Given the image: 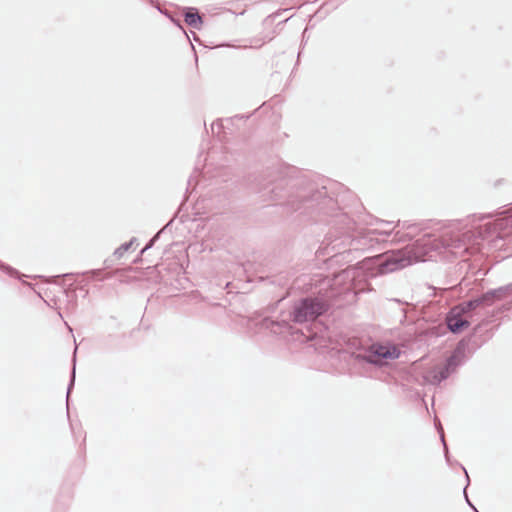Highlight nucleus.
<instances>
[{
  "mask_svg": "<svg viewBox=\"0 0 512 512\" xmlns=\"http://www.w3.org/2000/svg\"><path fill=\"white\" fill-rule=\"evenodd\" d=\"M110 277V274H106L104 277L100 278L101 280H104L106 278H109Z\"/></svg>",
  "mask_w": 512,
  "mask_h": 512,
  "instance_id": "30",
  "label": "nucleus"
},
{
  "mask_svg": "<svg viewBox=\"0 0 512 512\" xmlns=\"http://www.w3.org/2000/svg\"><path fill=\"white\" fill-rule=\"evenodd\" d=\"M104 264H105V267H106V268L110 267V265H111V264H110V260H109V259H106V260L104 261Z\"/></svg>",
  "mask_w": 512,
  "mask_h": 512,
  "instance_id": "26",
  "label": "nucleus"
},
{
  "mask_svg": "<svg viewBox=\"0 0 512 512\" xmlns=\"http://www.w3.org/2000/svg\"><path fill=\"white\" fill-rule=\"evenodd\" d=\"M464 315L456 308H452L446 315V325L453 334L461 333L465 328L469 327L470 322L463 317Z\"/></svg>",
  "mask_w": 512,
  "mask_h": 512,
  "instance_id": "8",
  "label": "nucleus"
},
{
  "mask_svg": "<svg viewBox=\"0 0 512 512\" xmlns=\"http://www.w3.org/2000/svg\"><path fill=\"white\" fill-rule=\"evenodd\" d=\"M223 128V123H222V120H216L214 121L212 124H211V130L212 132L214 133L215 132V129L218 130V132Z\"/></svg>",
  "mask_w": 512,
  "mask_h": 512,
  "instance_id": "21",
  "label": "nucleus"
},
{
  "mask_svg": "<svg viewBox=\"0 0 512 512\" xmlns=\"http://www.w3.org/2000/svg\"><path fill=\"white\" fill-rule=\"evenodd\" d=\"M73 276L72 273H66V274H63V275H57V276H53V279H55V282L58 283V281L60 280V278H65V277H71Z\"/></svg>",
  "mask_w": 512,
  "mask_h": 512,
  "instance_id": "23",
  "label": "nucleus"
},
{
  "mask_svg": "<svg viewBox=\"0 0 512 512\" xmlns=\"http://www.w3.org/2000/svg\"><path fill=\"white\" fill-rule=\"evenodd\" d=\"M172 223V220H170L164 228H162L160 231H158L145 245V247L140 251V254L143 255L147 250L151 249L155 242L159 239L160 234L163 232V230L168 227Z\"/></svg>",
  "mask_w": 512,
  "mask_h": 512,
  "instance_id": "18",
  "label": "nucleus"
},
{
  "mask_svg": "<svg viewBox=\"0 0 512 512\" xmlns=\"http://www.w3.org/2000/svg\"><path fill=\"white\" fill-rule=\"evenodd\" d=\"M401 352L394 344L374 342L362 351L353 354L357 363H367L376 367H383L390 360L398 359Z\"/></svg>",
  "mask_w": 512,
  "mask_h": 512,
  "instance_id": "3",
  "label": "nucleus"
},
{
  "mask_svg": "<svg viewBox=\"0 0 512 512\" xmlns=\"http://www.w3.org/2000/svg\"><path fill=\"white\" fill-rule=\"evenodd\" d=\"M183 15L184 21L188 26L198 30L201 28L203 24V19L197 8L185 7Z\"/></svg>",
  "mask_w": 512,
  "mask_h": 512,
  "instance_id": "10",
  "label": "nucleus"
},
{
  "mask_svg": "<svg viewBox=\"0 0 512 512\" xmlns=\"http://www.w3.org/2000/svg\"><path fill=\"white\" fill-rule=\"evenodd\" d=\"M141 254L134 260V263H138L141 260Z\"/></svg>",
  "mask_w": 512,
  "mask_h": 512,
  "instance_id": "27",
  "label": "nucleus"
},
{
  "mask_svg": "<svg viewBox=\"0 0 512 512\" xmlns=\"http://www.w3.org/2000/svg\"><path fill=\"white\" fill-rule=\"evenodd\" d=\"M471 508L474 510V512H479L474 505Z\"/></svg>",
  "mask_w": 512,
  "mask_h": 512,
  "instance_id": "32",
  "label": "nucleus"
},
{
  "mask_svg": "<svg viewBox=\"0 0 512 512\" xmlns=\"http://www.w3.org/2000/svg\"><path fill=\"white\" fill-rule=\"evenodd\" d=\"M262 326L269 329L274 334H281L284 330L290 328V324L286 320L274 321L269 318H265L262 321Z\"/></svg>",
  "mask_w": 512,
  "mask_h": 512,
  "instance_id": "12",
  "label": "nucleus"
},
{
  "mask_svg": "<svg viewBox=\"0 0 512 512\" xmlns=\"http://www.w3.org/2000/svg\"><path fill=\"white\" fill-rule=\"evenodd\" d=\"M450 374L446 372L443 367H435L424 377L426 382L432 385H439L442 381L446 380Z\"/></svg>",
  "mask_w": 512,
  "mask_h": 512,
  "instance_id": "11",
  "label": "nucleus"
},
{
  "mask_svg": "<svg viewBox=\"0 0 512 512\" xmlns=\"http://www.w3.org/2000/svg\"><path fill=\"white\" fill-rule=\"evenodd\" d=\"M471 508L474 510V512H479L474 505Z\"/></svg>",
  "mask_w": 512,
  "mask_h": 512,
  "instance_id": "31",
  "label": "nucleus"
},
{
  "mask_svg": "<svg viewBox=\"0 0 512 512\" xmlns=\"http://www.w3.org/2000/svg\"><path fill=\"white\" fill-rule=\"evenodd\" d=\"M137 241V238L133 237L129 242L120 245L113 253V256L120 259L126 251Z\"/></svg>",
  "mask_w": 512,
  "mask_h": 512,
  "instance_id": "15",
  "label": "nucleus"
},
{
  "mask_svg": "<svg viewBox=\"0 0 512 512\" xmlns=\"http://www.w3.org/2000/svg\"><path fill=\"white\" fill-rule=\"evenodd\" d=\"M329 307L328 301L323 298L304 297L295 302L290 317L294 323L298 324L314 321L325 314Z\"/></svg>",
  "mask_w": 512,
  "mask_h": 512,
  "instance_id": "4",
  "label": "nucleus"
},
{
  "mask_svg": "<svg viewBox=\"0 0 512 512\" xmlns=\"http://www.w3.org/2000/svg\"><path fill=\"white\" fill-rule=\"evenodd\" d=\"M459 312H461L463 315L469 314L475 309L479 308L477 301L475 298H472L467 301H463L459 303L458 305L454 306Z\"/></svg>",
  "mask_w": 512,
  "mask_h": 512,
  "instance_id": "13",
  "label": "nucleus"
},
{
  "mask_svg": "<svg viewBox=\"0 0 512 512\" xmlns=\"http://www.w3.org/2000/svg\"><path fill=\"white\" fill-rule=\"evenodd\" d=\"M435 426H436V429H437L438 433L440 434V439H441V442H442L443 447H444V455H445L446 461L449 463L450 462V458H449L448 447H447V444H446V441H445V438H444L443 427H442V425H441V423H440V421L438 419H435Z\"/></svg>",
  "mask_w": 512,
  "mask_h": 512,
  "instance_id": "16",
  "label": "nucleus"
},
{
  "mask_svg": "<svg viewBox=\"0 0 512 512\" xmlns=\"http://www.w3.org/2000/svg\"><path fill=\"white\" fill-rule=\"evenodd\" d=\"M435 426H436V429H437L438 433L440 434V439H441V442H442L443 447H444V455H445L446 461L449 463L450 462V458H449L448 447H447V444H446V441H445V438H444L443 427H442V425H441V423H440V421L438 419H435Z\"/></svg>",
  "mask_w": 512,
  "mask_h": 512,
  "instance_id": "17",
  "label": "nucleus"
},
{
  "mask_svg": "<svg viewBox=\"0 0 512 512\" xmlns=\"http://www.w3.org/2000/svg\"><path fill=\"white\" fill-rule=\"evenodd\" d=\"M76 352H77V347L74 349V355H73V367H72V370H71V374H70V380H69V384H68V387H67V395H66V401H67V406L69 405V397H70V393L74 387V384H75V377H76V370H75V364H76Z\"/></svg>",
  "mask_w": 512,
  "mask_h": 512,
  "instance_id": "14",
  "label": "nucleus"
},
{
  "mask_svg": "<svg viewBox=\"0 0 512 512\" xmlns=\"http://www.w3.org/2000/svg\"><path fill=\"white\" fill-rule=\"evenodd\" d=\"M512 294V283L490 289L487 292L475 297L479 307L492 306L496 301H500Z\"/></svg>",
  "mask_w": 512,
  "mask_h": 512,
  "instance_id": "7",
  "label": "nucleus"
},
{
  "mask_svg": "<svg viewBox=\"0 0 512 512\" xmlns=\"http://www.w3.org/2000/svg\"><path fill=\"white\" fill-rule=\"evenodd\" d=\"M381 223L384 224V225H391L392 224V222H389V221H381Z\"/></svg>",
  "mask_w": 512,
  "mask_h": 512,
  "instance_id": "28",
  "label": "nucleus"
},
{
  "mask_svg": "<svg viewBox=\"0 0 512 512\" xmlns=\"http://www.w3.org/2000/svg\"><path fill=\"white\" fill-rule=\"evenodd\" d=\"M409 227H410V225H409V224H407V222H404V223H403V228H409Z\"/></svg>",
  "mask_w": 512,
  "mask_h": 512,
  "instance_id": "29",
  "label": "nucleus"
},
{
  "mask_svg": "<svg viewBox=\"0 0 512 512\" xmlns=\"http://www.w3.org/2000/svg\"><path fill=\"white\" fill-rule=\"evenodd\" d=\"M102 272H103V269H94V270L87 271L84 274H90L92 276V278H98L102 274Z\"/></svg>",
  "mask_w": 512,
  "mask_h": 512,
  "instance_id": "22",
  "label": "nucleus"
},
{
  "mask_svg": "<svg viewBox=\"0 0 512 512\" xmlns=\"http://www.w3.org/2000/svg\"><path fill=\"white\" fill-rule=\"evenodd\" d=\"M193 181H194V177H193V176H191V177L188 179V187H190V186L192 185Z\"/></svg>",
  "mask_w": 512,
  "mask_h": 512,
  "instance_id": "25",
  "label": "nucleus"
},
{
  "mask_svg": "<svg viewBox=\"0 0 512 512\" xmlns=\"http://www.w3.org/2000/svg\"><path fill=\"white\" fill-rule=\"evenodd\" d=\"M466 345L464 341H460L453 353L446 359L443 369L448 372L450 375L456 371L458 366L461 365L462 360L465 355Z\"/></svg>",
  "mask_w": 512,
  "mask_h": 512,
  "instance_id": "9",
  "label": "nucleus"
},
{
  "mask_svg": "<svg viewBox=\"0 0 512 512\" xmlns=\"http://www.w3.org/2000/svg\"><path fill=\"white\" fill-rule=\"evenodd\" d=\"M0 269L3 270L5 273H7L11 277H19L20 273L14 269L13 267L6 265L2 262H0Z\"/></svg>",
  "mask_w": 512,
  "mask_h": 512,
  "instance_id": "19",
  "label": "nucleus"
},
{
  "mask_svg": "<svg viewBox=\"0 0 512 512\" xmlns=\"http://www.w3.org/2000/svg\"><path fill=\"white\" fill-rule=\"evenodd\" d=\"M412 264V258L403 250L386 252L376 258L375 267L379 274H387Z\"/></svg>",
  "mask_w": 512,
  "mask_h": 512,
  "instance_id": "5",
  "label": "nucleus"
},
{
  "mask_svg": "<svg viewBox=\"0 0 512 512\" xmlns=\"http://www.w3.org/2000/svg\"><path fill=\"white\" fill-rule=\"evenodd\" d=\"M461 468L464 470L465 475H466V480H467V484H466V486H465V488H464V490H463V493H464V496H465V500H466L467 504H468L470 507H473V504H472V503H471V501L469 500L468 495H467V492H466L467 487H468V485L470 484V478H469V475H468V473H467L466 469H465L463 466H461Z\"/></svg>",
  "mask_w": 512,
  "mask_h": 512,
  "instance_id": "20",
  "label": "nucleus"
},
{
  "mask_svg": "<svg viewBox=\"0 0 512 512\" xmlns=\"http://www.w3.org/2000/svg\"><path fill=\"white\" fill-rule=\"evenodd\" d=\"M478 237H483V235L480 231L478 232Z\"/></svg>",
  "mask_w": 512,
  "mask_h": 512,
  "instance_id": "33",
  "label": "nucleus"
},
{
  "mask_svg": "<svg viewBox=\"0 0 512 512\" xmlns=\"http://www.w3.org/2000/svg\"><path fill=\"white\" fill-rule=\"evenodd\" d=\"M256 192L263 201L282 203L293 211L301 209L324 211L334 208L337 202L327 196L325 187L314 189L311 185L301 186V181L284 176L278 170L269 171L257 182Z\"/></svg>",
  "mask_w": 512,
  "mask_h": 512,
  "instance_id": "1",
  "label": "nucleus"
},
{
  "mask_svg": "<svg viewBox=\"0 0 512 512\" xmlns=\"http://www.w3.org/2000/svg\"><path fill=\"white\" fill-rule=\"evenodd\" d=\"M400 225V221L391 230L366 229L356 225L347 213L335 214L323 244L332 251L369 250L379 243V236L388 237L393 229Z\"/></svg>",
  "mask_w": 512,
  "mask_h": 512,
  "instance_id": "2",
  "label": "nucleus"
},
{
  "mask_svg": "<svg viewBox=\"0 0 512 512\" xmlns=\"http://www.w3.org/2000/svg\"><path fill=\"white\" fill-rule=\"evenodd\" d=\"M445 236H449V238L444 242L445 246L456 250H462L464 253H470V249L473 248L476 241L475 233L470 230L461 234L451 232L449 235V233H445Z\"/></svg>",
  "mask_w": 512,
  "mask_h": 512,
  "instance_id": "6",
  "label": "nucleus"
},
{
  "mask_svg": "<svg viewBox=\"0 0 512 512\" xmlns=\"http://www.w3.org/2000/svg\"><path fill=\"white\" fill-rule=\"evenodd\" d=\"M171 21L176 25L178 26L180 29H183L182 25H181V22L180 20H176L174 18H171Z\"/></svg>",
  "mask_w": 512,
  "mask_h": 512,
  "instance_id": "24",
  "label": "nucleus"
}]
</instances>
